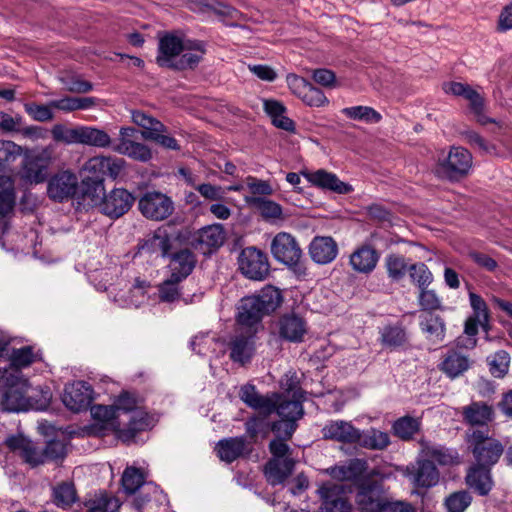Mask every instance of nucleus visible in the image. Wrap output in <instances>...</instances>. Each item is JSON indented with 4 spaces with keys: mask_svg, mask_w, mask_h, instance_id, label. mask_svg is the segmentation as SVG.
Returning a JSON list of instances; mask_svg holds the SVG:
<instances>
[{
    "mask_svg": "<svg viewBox=\"0 0 512 512\" xmlns=\"http://www.w3.org/2000/svg\"><path fill=\"white\" fill-rule=\"evenodd\" d=\"M321 433L324 439L342 444H356L360 436V430L345 420L327 421Z\"/></svg>",
    "mask_w": 512,
    "mask_h": 512,
    "instance_id": "obj_21",
    "label": "nucleus"
},
{
    "mask_svg": "<svg viewBox=\"0 0 512 512\" xmlns=\"http://www.w3.org/2000/svg\"><path fill=\"white\" fill-rule=\"evenodd\" d=\"M420 425L421 423L418 419L411 416H404L393 423L392 430L395 436L407 441L411 440L419 431Z\"/></svg>",
    "mask_w": 512,
    "mask_h": 512,
    "instance_id": "obj_47",
    "label": "nucleus"
},
{
    "mask_svg": "<svg viewBox=\"0 0 512 512\" xmlns=\"http://www.w3.org/2000/svg\"><path fill=\"white\" fill-rule=\"evenodd\" d=\"M109 163V156H95L90 158L83 166V170L95 177L93 184L95 189H103L102 180L106 175V168Z\"/></svg>",
    "mask_w": 512,
    "mask_h": 512,
    "instance_id": "obj_49",
    "label": "nucleus"
},
{
    "mask_svg": "<svg viewBox=\"0 0 512 512\" xmlns=\"http://www.w3.org/2000/svg\"><path fill=\"white\" fill-rule=\"evenodd\" d=\"M289 88L306 105L311 107H321L328 104V99L319 88L313 86L303 77L289 75L287 77Z\"/></svg>",
    "mask_w": 512,
    "mask_h": 512,
    "instance_id": "obj_18",
    "label": "nucleus"
},
{
    "mask_svg": "<svg viewBox=\"0 0 512 512\" xmlns=\"http://www.w3.org/2000/svg\"><path fill=\"white\" fill-rule=\"evenodd\" d=\"M49 155L47 151L24 156L21 177L29 183H42L46 179Z\"/></svg>",
    "mask_w": 512,
    "mask_h": 512,
    "instance_id": "obj_20",
    "label": "nucleus"
},
{
    "mask_svg": "<svg viewBox=\"0 0 512 512\" xmlns=\"http://www.w3.org/2000/svg\"><path fill=\"white\" fill-rule=\"evenodd\" d=\"M469 301L473 314L466 319L464 325V333L469 339L467 344H462L459 338L457 345L465 348H474L477 344L475 336L478 334V327L480 326L485 332L489 330L490 315L488 306L480 295L470 292Z\"/></svg>",
    "mask_w": 512,
    "mask_h": 512,
    "instance_id": "obj_7",
    "label": "nucleus"
},
{
    "mask_svg": "<svg viewBox=\"0 0 512 512\" xmlns=\"http://www.w3.org/2000/svg\"><path fill=\"white\" fill-rule=\"evenodd\" d=\"M271 253L273 257L286 266L290 267L299 277L307 275V269L302 263V250L291 234L279 232L271 242Z\"/></svg>",
    "mask_w": 512,
    "mask_h": 512,
    "instance_id": "obj_5",
    "label": "nucleus"
},
{
    "mask_svg": "<svg viewBox=\"0 0 512 512\" xmlns=\"http://www.w3.org/2000/svg\"><path fill=\"white\" fill-rule=\"evenodd\" d=\"M472 502V497L467 491H458L449 495L445 500L448 512H464Z\"/></svg>",
    "mask_w": 512,
    "mask_h": 512,
    "instance_id": "obj_58",
    "label": "nucleus"
},
{
    "mask_svg": "<svg viewBox=\"0 0 512 512\" xmlns=\"http://www.w3.org/2000/svg\"><path fill=\"white\" fill-rule=\"evenodd\" d=\"M418 302L422 310L431 311L441 308V299L432 289L423 288L419 292Z\"/></svg>",
    "mask_w": 512,
    "mask_h": 512,
    "instance_id": "obj_64",
    "label": "nucleus"
},
{
    "mask_svg": "<svg viewBox=\"0 0 512 512\" xmlns=\"http://www.w3.org/2000/svg\"><path fill=\"white\" fill-rule=\"evenodd\" d=\"M51 107L52 106H50V103L48 105H40L36 103L24 104L26 113L34 120L39 122H46L53 119V112Z\"/></svg>",
    "mask_w": 512,
    "mask_h": 512,
    "instance_id": "obj_63",
    "label": "nucleus"
},
{
    "mask_svg": "<svg viewBox=\"0 0 512 512\" xmlns=\"http://www.w3.org/2000/svg\"><path fill=\"white\" fill-rule=\"evenodd\" d=\"M54 502L58 507L67 508L76 501V491L72 483H62L54 488Z\"/></svg>",
    "mask_w": 512,
    "mask_h": 512,
    "instance_id": "obj_54",
    "label": "nucleus"
},
{
    "mask_svg": "<svg viewBox=\"0 0 512 512\" xmlns=\"http://www.w3.org/2000/svg\"><path fill=\"white\" fill-rule=\"evenodd\" d=\"M469 367V358L455 350H449L439 364V369L451 379L461 376Z\"/></svg>",
    "mask_w": 512,
    "mask_h": 512,
    "instance_id": "obj_33",
    "label": "nucleus"
},
{
    "mask_svg": "<svg viewBox=\"0 0 512 512\" xmlns=\"http://www.w3.org/2000/svg\"><path fill=\"white\" fill-rule=\"evenodd\" d=\"M238 265L241 273L251 280H263L269 274L267 255L256 247L244 248L238 257Z\"/></svg>",
    "mask_w": 512,
    "mask_h": 512,
    "instance_id": "obj_9",
    "label": "nucleus"
},
{
    "mask_svg": "<svg viewBox=\"0 0 512 512\" xmlns=\"http://www.w3.org/2000/svg\"><path fill=\"white\" fill-rule=\"evenodd\" d=\"M110 143L111 138L104 130L80 126L79 144L104 148L108 147Z\"/></svg>",
    "mask_w": 512,
    "mask_h": 512,
    "instance_id": "obj_42",
    "label": "nucleus"
},
{
    "mask_svg": "<svg viewBox=\"0 0 512 512\" xmlns=\"http://www.w3.org/2000/svg\"><path fill=\"white\" fill-rule=\"evenodd\" d=\"M490 468L491 466L479 465L476 462L466 475L467 485L481 496L487 495L493 486Z\"/></svg>",
    "mask_w": 512,
    "mask_h": 512,
    "instance_id": "obj_32",
    "label": "nucleus"
},
{
    "mask_svg": "<svg viewBox=\"0 0 512 512\" xmlns=\"http://www.w3.org/2000/svg\"><path fill=\"white\" fill-rule=\"evenodd\" d=\"M245 202L256 208L265 220H275L282 217L281 206L265 197L246 196Z\"/></svg>",
    "mask_w": 512,
    "mask_h": 512,
    "instance_id": "obj_40",
    "label": "nucleus"
},
{
    "mask_svg": "<svg viewBox=\"0 0 512 512\" xmlns=\"http://www.w3.org/2000/svg\"><path fill=\"white\" fill-rule=\"evenodd\" d=\"M281 387L284 390L282 396L299 398L305 400V392L298 386V380L295 373H287L281 380Z\"/></svg>",
    "mask_w": 512,
    "mask_h": 512,
    "instance_id": "obj_62",
    "label": "nucleus"
},
{
    "mask_svg": "<svg viewBox=\"0 0 512 512\" xmlns=\"http://www.w3.org/2000/svg\"><path fill=\"white\" fill-rule=\"evenodd\" d=\"M240 399L249 407L259 410L266 415L273 413L274 402L270 396L260 395L255 386L246 384L241 387L239 393Z\"/></svg>",
    "mask_w": 512,
    "mask_h": 512,
    "instance_id": "obj_34",
    "label": "nucleus"
},
{
    "mask_svg": "<svg viewBox=\"0 0 512 512\" xmlns=\"http://www.w3.org/2000/svg\"><path fill=\"white\" fill-rule=\"evenodd\" d=\"M386 268L388 276L393 281H399L405 276L409 267L403 257L393 254L386 258Z\"/></svg>",
    "mask_w": 512,
    "mask_h": 512,
    "instance_id": "obj_60",
    "label": "nucleus"
},
{
    "mask_svg": "<svg viewBox=\"0 0 512 512\" xmlns=\"http://www.w3.org/2000/svg\"><path fill=\"white\" fill-rule=\"evenodd\" d=\"M302 175L307 181L322 190H328L337 194H348L353 191V187L341 181L338 176L324 169H318L313 172L305 171Z\"/></svg>",
    "mask_w": 512,
    "mask_h": 512,
    "instance_id": "obj_23",
    "label": "nucleus"
},
{
    "mask_svg": "<svg viewBox=\"0 0 512 512\" xmlns=\"http://www.w3.org/2000/svg\"><path fill=\"white\" fill-rule=\"evenodd\" d=\"M5 443L11 451L19 453L20 457L31 467L45 462L43 450H40L23 435L8 437Z\"/></svg>",
    "mask_w": 512,
    "mask_h": 512,
    "instance_id": "obj_26",
    "label": "nucleus"
},
{
    "mask_svg": "<svg viewBox=\"0 0 512 512\" xmlns=\"http://www.w3.org/2000/svg\"><path fill=\"white\" fill-rule=\"evenodd\" d=\"M170 276L167 280L159 285L158 293L161 302L172 303L180 298L179 283Z\"/></svg>",
    "mask_w": 512,
    "mask_h": 512,
    "instance_id": "obj_59",
    "label": "nucleus"
},
{
    "mask_svg": "<svg viewBox=\"0 0 512 512\" xmlns=\"http://www.w3.org/2000/svg\"><path fill=\"white\" fill-rule=\"evenodd\" d=\"M420 328L427 335V338L433 342H441L445 337V323L437 315H423L420 321Z\"/></svg>",
    "mask_w": 512,
    "mask_h": 512,
    "instance_id": "obj_41",
    "label": "nucleus"
},
{
    "mask_svg": "<svg viewBox=\"0 0 512 512\" xmlns=\"http://www.w3.org/2000/svg\"><path fill=\"white\" fill-rule=\"evenodd\" d=\"M150 287V283L144 280L136 279L130 289L129 299L121 301V305L128 307H139L146 300V290Z\"/></svg>",
    "mask_w": 512,
    "mask_h": 512,
    "instance_id": "obj_55",
    "label": "nucleus"
},
{
    "mask_svg": "<svg viewBox=\"0 0 512 512\" xmlns=\"http://www.w3.org/2000/svg\"><path fill=\"white\" fill-rule=\"evenodd\" d=\"M143 249L151 252H159L162 257H169L168 268L171 272V277L176 281L186 279L192 273L197 263L196 256L189 249L185 248L170 253L171 239L166 231H156L154 235L146 241Z\"/></svg>",
    "mask_w": 512,
    "mask_h": 512,
    "instance_id": "obj_3",
    "label": "nucleus"
},
{
    "mask_svg": "<svg viewBox=\"0 0 512 512\" xmlns=\"http://www.w3.org/2000/svg\"><path fill=\"white\" fill-rule=\"evenodd\" d=\"M373 475H375L374 471L369 473V478L358 484L355 503L362 512H380L388 497L383 484L371 478Z\"/></svg>",
    "mask_w": 512,
    "mask_h": 512,
    "instance_id": "obj_8",
    "label": "nucleus"
},
{
    "mask_svg": "<svg viewBox=\"0 0 512 512\" xmlns=\"http://www.w3.org/2000/svg\"><path fill=\"white\" fill-rule=\"evenodd\" d=\"M114 150L140 162H147L152 157L151 150L147 145L135 141L118 143Z\"/></svg>",
    "mask_w": 512,
    "mask_h": 512,
    "instance_id": "obj_44",
    "label": "nucleus"
},
{
    "mask_svg": "<svg viewBox=\"0 0 512 512\" xmlns=\"http://www.w3.org/2000/svg\"><path fill=\"white\" fill-rule=\"evenodd\" d=\"M341 113L347 118L355 121L365 122L367 124H377L382 120V115L370 106H352L341 110Z\"/></svg>",
    "mask_w": 512,
    "mask_h": 512,
    "instance_id": "obj_43",
    "label": "nucleus"
},
{
    "mask_svg": "<svg viewBox=\"0 0 512 512\" xmlns=\"http://www.w3.org/2000/svg\"><path fill=\"white\" fill-rule=\"evenodd\" d=\"M205 53L206 46L203 41L187 39L181 49V54L177 59L175 69L185 70L195 68L202 60Z\"/></svg>",
    "mask_w": 512,
    "mask_h": 512,
    "instance_id": "obj_30",
    "label": "nucleus"
},
{
    "mask_svg": "<svg viewBox=\"0 0 512 512\" xmlns=\"http://www.w3.org/2000/svg\"><path fill=\"white\" fill-rule=\"evenodd\" d=\"M14 204V181L10 176L0 175V216H5L11 212Z\"/></svg>",
    "mask_w": 512,
    "mask_h": 512,
    "instance_id": "obj_45",
    "label": "nucleus"
},
{
    "mask_svg": "<svg viewBox=\"0 0 512 512\" xmlns=\"http://www.w3.org/2000/svg\"><path fill=\"white\" fill-rule=\"evenodd\" d=\"M294 464L292 459H270L264 470L267 481L271 485L283 483L291 475Z\"/></svg>",
    "mask_w": 512,
    "mask_h": 512,
    "instance_id": "obj_35",
    "label": "nucleus"
},
{
    "mask_svg": "<svg viewBox=\"0 0 512 512\" xmlns=\"http://www.w3.org/2000/svg\"><path fill=\"white\" fill-rule=\"evenodd\" d=\"M93 399L94 391L91 385L82 380L66 384L61 396L65 407L75 413L87 410Z\"/></svg>",
    "mask_w": 512,
    "mask_h": 512,
    "instance_id": "obj_11",
    "label": "nucleus"
},
{
    "mask_svg": "<svg viewBox=\"0 0 512 512\" xmlns=\"http://www.w3.org/2000/svg\"><path fill=\"white\" fill-rule=\"evenodd\" d=\"M0 388L3 389L1 403L3 409L10 412L27 411L31 408L43 409L50 400V392H42L43 403L33 404L32 398L36 389L32 388L28 380L20 371H9Z\"/></svg>",
    "mask_w": 512,
    "mask_h": 512,
    "instance_id": "obj_2",
    "label": "nucleus"
},
{
    "mask_svg": "<svg viewBox=\"0 0 512 512\" xmlns=\"http://www.w3.org/2000/svg\"><path fill=\"white\" fill-rule=\"evenodd\" d=\"M279 338L290 343H301L308 332L306 320L296 313H285L276 322Z\"/></svg>",
    "mask_w": 512,
    "mask_h": 512,
    "instance_id": "obj_15",
    "label": "nucleus"
},
{
    "mask_svg": "<svg viewBox=\"0 0 512 512\" xmlns=\"http://www.w3.org/2000/svg\"><path fill=\"white\" fill-rule=\"evenodd\" d=\"M488 363L491 374L494 377L501 378L508 372L510 356L506 351L499 350L488 357Z\"/></svg>",
    "mask_w": 512,
    "mask_h": 512,
    "instance_id": "obj_56",
    "label": "nucleus"
},
{
    "mask_svg": "<svg viewBox=\"0 0 512 512\" xmlns=\"http://www.w3.org/2000/svg\"><path fill=\"white\" fill-rule=\"evenodd\" d=\"M281 302V292L273 286H266L258 294L242 298L237 308L239 328L257 333L263 316L275 311Z\"/></svg>",
    "mask_w": 512,
    "mask_h": 512,
    "instance_id": "obj_1",
    "label": "nucleus"
},
{
    "mask_svg": "<svg viewBox=\"0 0 512 512\" xmlns=\"http://www.w3.org/2000/svg\"><path fill=\"white\" fill-rule=\"evenodd\" d=\"M421 457L440 466H449L459 462V454L455 449L422 439L420 442Z\"/></svg>",
    "mask_w": 512,
    "mask_h": 512,
    "instance_id": "obj_25",
    "label": "nucleus"
},
{
    "mask_svg": "<svg viewBox=\"0 0 512 512\" xmlns=\"http://www.w3.org/2000/svg\"><path fill=\"white\" fill-rule=\"evenodd\" d=\"M322 499L318 512H349L350 504L344 495V485L328 482L318 490Z\"/></svg>",
    "mask_w": 512,
    "mask_h": 512,
    "instance_id": "obj_19",
    "label": "nucleus"
},
{
    "mask_svg": "<svg viewBox=\"0 0 512 512\" xmlns=\"http://www.w3.org/2000/svg\"><path fill=\"white\" fill-rule=\"evenodd\" d=\"M367 468L368 462L365 459L354 458L344 464L327 469V472L333 479L338 481L354 482L356 488H358L360 481L369 478V474L364 476Z\"/></svg>",
    "mask_w": 512,
    "mask_h": 512,
    "instance_id": "obj_24",
    "label": "nucleus"
},
{
    "mask_svg": "<svg viewBox=\"0 0 512 512\" xmlns=\"http://www.w3.org/2000/svg\"><path fill=\"white\" fill-rule=\"evenodd\" d=\"M468 443L479 465L493 466L504 451L501 442L490 437L488 432L483 430H473L468 435Z\"/></svg>",
    "mask_w": 512,
    "mask_h": 512,
    "instance_id": "obj_6",
    "label": "nucleus"
},
{
    "mask_svg": "<svg viewBox=\"0 0 512 512\" xmlns=\"http://www.w3.org/2000/svg\"><path fill=\"white\" fill-rule=\"evenodd\" d=\"M356 444L369 450H384L390 444V437L387 432L376 428L360 430V436Z\"/></svg>",
    "mask_w": 512,
    "mask_h": 512,
    "instance_id": "obj_39",
    "label": "nucleus"
},
{
    "mask_svg": "<svg viewBox=\"0 0 512 512\" xmlns=\"http://www.w3.org/2000/svg\"><path fill=\"white\" fill-rule=\"evenodd\" d=\"M407 475L419 487H432L439 480V472L436 466L432 462L425 460L420 454L416 465L407 468Z\"/></svg>",
    "mask_w": 512,
    "mask_h": 512,
    "instance_id": "obj_29",
    "label": "nucleus"
},
{
    "mask_svg": "<svg viewBox=\"0 0 512 512\" xmlns=\"http://www.w3.org/2000/svg\"><path fill=\"white\" fill-rule=\"evenodd\" d=\"M255 331L239 328L229 342L230 358L233 362L244 365L250 362L255 347Z\"/></svg>",
    "mask_w": 512,
    "mask_h": 512,
    "instance_id": "obj_17",
    "label": "nucleus"
},
{
    "mask_svg": "<svg viewBox=\"0 0 512 512\" xmlns=\"http://www.w3.org/2000/svg\"><path fill=\"white\" fill-rule=\"evenodd\" d=\"M472 167V155L463 147H452L447 158L439 163L437 173L450 180L466 176Z\"/></svg>",
    "mask_w": 512,
    "mask_h": 512,
    "instance_id": "obj_10",
    "label": "nucleus"
},
{
    "mask_svg": "<svg viewBox=\"0 0 512 512\" xmlns=\"http://www.w3.org/2000/svg\"><path fill=\"white\" fill-rule=\"evenodd\" d=\"M51 134L56 142L66 145L79 144L80 126L69 128L63 124H56L52 128Z\"/></svg>",
    "mask_w": 512,
    "mask_h": 512,
    "instance_id": "obj_52",
    "label": "nucleus"
},
{
    "mask_svg": "<svg viewBox=\"0 0 512 512\" xmlns=\"http://www.w3.org/2000/svg\"><path fill=\"white\" fill-rule=\"evenodd\" d=\"M266 416V414L264 416H255L246 421V432L253 442H256L259 437L264 439L269 435L271 427Z\"/></svg>",
    "mask_w": 512,
    "mask_h": 512,
    "instance_id": "obj_50",
    "label": "nucleus"
},
{
    "mask_svg": "<svg viewBox=\"0 0 512 512\" xmlns=\"http://www.w3.org/2000/svg\"><path fill=\"white\" fill-rule=\"evenodd\" d=\"M132 121L143 128L142 136L147 140L152 133L166 131V127L159 120L139 110L132 111Z\"/></svg>",
    "mask_w": 512,
    "mask_h": 512,
    "instance_id": "obj_48",
    "label": "nucleus"
},
{
    "mask_svg": "<svg viewBox=\"0 0 512 512\" xmlns=\"http://www.w3.org/2000/svg\"><path fill=\"white\" fill-rule=\"evenodd\" d=\"M187 38H181L175 34H166L159 39L158 55L156 62L161 67L175 69L177 59Z\"/></svg>",
    "mask_w": 512,
    "mask_h": 512,
    "instance_id": "obj_22",
    "label": "nucleus"
},
{
    "mask_svg": "<svg viewBox=\"0 0 512 512\" xmlns=\"http://www.w3.org/2000/svg\"><path fill=\"white\" fill-rule=\"evenodd\" d=\"M131 414L128 426L118 430L119 438L125 442L131 441L138 432L151 429L156 423L154 416L150 415L142 405H139Z\"/></svg>",
    "mask_w": 512,
    "mask_h": 512,
    "instance_id": "obj_28",
    "label": "nucleus"
},
{
    "mask_svg": "<svg viewBox=\"0 0 512 512\" xmlns=\"http://www.w3.org/2000/svg\"><path fill=\"white\" fill-rule=\"evenodd\" d=\"M226 239V233L222 224L205 226L195 232L191 238L192 246L202 252L209 254L220 248Z\"/></svg>",
    "mask_w": 512,
    "mask_h": 512,
    "instance_id": "obj_16",
    "label": "nucleus"
},
{
    "mask_svg": "<svg viewBox=\"0 0 512 512\" xmlns=\"http://www.w3.org/2000/svg\"><path fill=\"white\" fill-rule=\"evenodd\" d=\"M23 154V148L10 140H0V164L15 162Z\"/></svg>",
    "mask_w": 512,
    "mask_h": 512,
    "instance_id": "obj_61",
    "label": "nucleus"
},
{
    "mask_svg": "<svg viewBox=\"0 0 512 512\" xmlns=\"http://www.w3.org/2000/svg\"><path fill=\"white\" fill-rule=\"evenodd\" d=\"M77 188V175L70 170H64L54 174L49 179L47 194L53 201L63 202L64 200L74 197Z\"/></svg>",
    "mask_w": 512,
    "mask_h": 512,
    "instance_id": "obj_14",
    "label": "nucleus"
},
{
    "mask_svg": "<svg viewBox=\"0 0 512 512\" xmlns=\"http://www.w3.org/2000/svg\"><path fill=\"white\" fill-rule=\"evenodd\" d=\"M274 403L273 412H276L280 420L271 425V430L278 436L291 438L297 428V421L304 414L303 399L282 396L278 393L271 394Z\"/></svg>",
    "mask_w": 512,
    "mask_h": 512,
    "instance_id": "obj_4",
    "label": "nucleus"
},
{
    "mask_svg": "<svg viewBox=\"0 0 512 512\" xmlns=\"http://www.w3.org/2000/svg\"><path fill=\"white\" fill-rule=\"evenodd\" d=\"M310 258L319 265L333 262L338 255V245L330 236H316L308 248Z\"/></svg>",
    "mask_w": 512,
    "mask_h": 512,
    "instance_id": "obj_27",
    "label": "nucleus"
},
{
    "mask_svg": "<svg viewBox=\"0 0 512 512\" xmlns=\"http://www.w3.org/2000/svg\"><path fill=\"white\" fill-rule=\"evenodd\" d=\"M493 409L486 403L473 402L463 408L464 420L472 426H484L493 419Z\"/></svg>",
    "mask_w": 512,
    "mask_h": 512,
    "instance_id": "obj_38",
    "label": "nucleus"
},
{
    "mask_svg": "<svg viewBox=\"0 0 512 512\" xmlns=\"http://www.w3.org/2000/svg\"><path fill=\"white\" fill-rule=\"evenodd\" d=\"M216 449L220 459L227 463H231L251 451V447L244 437L220 440L217 443Z\"/></svg>",
    "mask_w": 512,
    "mask_h": 512,
    "instance_id": "obj_31",
    "label": "nucleus"
},
{
    "mask_svg": "<svg viewBox=\"0 0 512 512\" xmlns=\"http://www.w3.org/2000/svg\"><path fill=\"white\" fill-rule=\"evenodd\" d=\"M135 197L124 188H114L105 194L99 204L101 213L111 219H118L133 206Z\"/></svg>",
    "mask_w": 512,
    "mask_h": 512,
    "instance_id": "obj_13",
    "label": "nucleus"
},
{
    "mask_svg": "<svg viewBox=\"0 0 512 512\" xmlns=\"http://www.w3.org/2000/svg\"><path fill=\"white\" fill-rule=\"evenodd\" d=\"M378 259L377 252L372 247L364 245L350 255V265L359 273H369L376 267Z\"/></svg>",
    "mask_w": 512,
    "mask_h": 512,
    "instance_id": "obj_36",
    "label": "nucleus"
},
{
    "mask_svg": "<svg viewBox=\"0 0 512 512\" xmlns=\"http://www.w3.org/2000/svg\"><path fill=\"white\" fill-rule=\"evenodd\" d=\"M411 281L416 284L419 289L427 288L433 281V275L424 263H415L408 268Z\"/></svg>",
    "mask_w": 512,
    "mask_h": 512,
    "instance_id": "obj_53",
    "label": "nucleus"
},
{
    "mask_svg": "<svg viewBox=\"0 0 512 512\" xmlns=\"http://www.w3.org/2000/svg\"><path fill=\"white\" fill-rule=\"evenodd\" d=\"M85 512H116L120 508V502L116 497L104 493L95 495L85 502Z\"/></svg>",
    "mask_w": 512,
    "mask_h": 512,
    "instance_id": "obj_46",
    "label": "nucleus"
},
{
    "mask_svg": "<svg viewBox=\"0 0 512 512\" xmlns=\"http://www.w3.org/2000/svg\"><path fill=\"white\" fill-rule=\"evenodd\" d=\"M121 481L125 492L133 494L143 485L144 475L139 469L128 467L125 469Z\"/></svg>",
    "mask_w": 512,
    "mask_h": 512,
    "instance_id": "obj_57",
    "label": "nucleus"
},
{
    "mask_svg": "<svg viewBox=\"0 0 512 512\" xmlns=\"http://www.w3.org/2000/svg\"><path fill=\"white\" fill-rule=\"evenodd\" d=\"M36 354L33 352L32 347L26 346L20 349H14L9 355L11 368L9 371H19L22 368L28 367L36 361Z\"/></svg>",
    "mask_w": 512,
    "mask_h": 512,
    "instance_id": "obj_51",
    "label": "nucleus"
},
{
    "mask_svg": "<svg viewBox=\"0 0 512 512\" xmlns=\"http://www.w3.org/2000/svg\"><path fill=\"white\" fill-rule=\"evenodd\" d=\"M379 341L383 347L396 349L408 342V335L401 323L388 324L379 330Z\"/></svg>",
    "mask_w": 512,
    "mask_h": 512,
    "instance_id": "obj_37",
    "label": "nucleus"
},
{
    "mask_svg": "<svg viewBox=\"0 0 512 512\" xmlns=\"http://www.w3.org/2000/svg\"><path fill=\"white\" fill-rule=\"evenodd\" d=\"M139 210L148 219L160 221L169 217L174 205L172 200L160 192H147L139 200Z\"/></svg>",
    "mask_w": 512,
    "mask_h": 512,
    "instance_id": "obj_12",
    "label": "nucleus"
}]
</instances>
